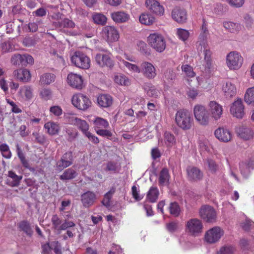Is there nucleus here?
I'll list each match as a JSON object with an SVG mask.
<instances>
[{
    "label": "nucleus",
    "instance_id": "nucleus-7",
    "mask_svg": "<svg viewBox=\"0 0 254 254\" xmlns=\"http://www.w3.org/2000/svg\"><path fill=\"white\" fill-rule=\"evenodd\" d=\"M73 105L79 110L85 111L91 105L90 99L82 94H77L73 96L72 98Z\"/></svg>",
    "mask_w": 254,
    "mask_h": 254
},
{
    "label": "nucleus",
    "instance_id": "nucleus-26",
    "mask_svg": "<svg viewBox=\"0 0 254 254\" xmlns=\"http://www.w3.org/2000/svg\"><path fill=\"white\" fill-rule=\"evenodd\" d=\"M222 90L225 96L227 98H231L234 96L237 93L236 86L230 81H226L224 83L222 86Z\"/></svg>",
    "mask_w": 254,
    "mask_h": 254
},
{
    "label": "nucleus",
    "instance_id": "nucleus-55",
    "mask_svg": "<svg viewBox=\"0 0 254 254\" xmlns=\"http://www.w3.org/2000/svg\"><path fill=\"white\" fill-rule=\"evenodd\" d=\"M235 249L232 246H225L221 248L217 254H234Z\"/></svg>",
    "mask_w": 254,
    "mask_h": 254
},
{
    "label": "nucleus",
    "instance_id": "nucleus-48",
    "mask_svg": "<svg viewBox=\"0 0 254 254\" xmlns=\"http://www.w3.org/2000/svg\"><path fill=\"white\" fill-rule=\"evenodd\" d=\"M0 151L2 156L6 159H9L11 157V153L9 146L6 143H2L0 145Z\"/></svg>",
    "mask_w": 254,
    "mask_h": 254
},
{
    "label": "nucleus",
    "instance_id": "nucleus-45",
    "mask_svg": "<svg viewBox=\"0 0 254 254\" xmlns=\"http://www.w3.org/2000/svg\"><path fill=\"white\" fill-rule=\"evenodd\" d=\"M164 137L165 143L167 146H172L175 144L176 139L172 133L168 131H165Z\"/></svg>",
    "mask_w": 254,
    "mask_h": 254
},
{
    "label": "nucleus",
    "instance_id": "nucleus-53",
    "mask_svg": "<svg viewBox=\"0 0 254 254\" xmlns=\"http://www.w3.org/2000/svg\"><path fill=\"white\" fill-rule=\"evenodd\" d=\"M115 82L121 85H127L128 84V79L124 75L119 74L115 75L114 77Z\"/></svg>",
    "mask_w": 254,
    "mask_h": 254
},
{
    "label": "nucleus",
    "instance_id": "nucleus-60",
    "mask_svg": "<svg viewBox=\"0 0 254 254\" xmlns=\"http://www.w3.org/2000/svg\"><path fill=\"white\" fill-rule=\"evenodd\" d=\"M254 225V222L248 218H246L245 221L241 223V227L245 231H248Z\"/></svg>",
    "mask_w": 254,
    "mask_h": 254
},
{
    "label": "nucleus",
    "instance_id": "nucleus-25",
    "mask_svg": "<svg viewBox=\"0 0 254 254\" xmlns=\"http://www.w3.org/2000/svg\"><path fill=\"white\" fill-rule=\"evenodd\" d=\"M240 169L242 175L247 178L252 171L254 170V161L250 160L246 162H242L240 165Z\"/></svg>",
    "mask_w": 254,
    "mask_h": 254
},
{
    "label": "nucleus",
    "instance_id": "nucleus-37",
    "mask_svg": "<svg viewBox=\"0 0 254 254\" xmlns=\"http://www.w3.org/2000/svg\"><path fill=\"white\" fill-rule=\"evenodd\" d=\"M55 79V76L54 74L46 73L40 76V82L42 85L50 84L53 82Z\"/></svg>",
    "mask_w": 254,
    "mask_h": 254
},
{
    "label": "nucleus",
    "instance_id": "nucleus-64",
    "mask_svg": "<svg viewBox=\"0 0 254 254\" xmlns=\"http://www.w3.org/2000/svg\"><path fill=\"white\" fill-rule=\"evenodd\" d=\"M51 245L56 254H62L61 246L58 241L52 242Z\"/></svg>",
    "mask_w": 254,
    "mask_h": 254
},
{
    "label": "nucleus",
    "instance_id": "nucleus-54",
    "mask_svg": "<svg viewBox=\"0 0 254 254\" xmlns=\"http://www.w3.org/2000/svg\"><path fill=\"white\" fill-rule=\"evenodd\" d=\"M122 62L129 70L136 73L140 72V67L136 64L129 63L124 60H123Z\"/></svg>",
    "mask_w": 254,
    "mask_h": 254
},
{
    "label": "nucleus",
    "instance_id": "nucleus-59",
    "mask_svg": "<svg viewBox=\"0 0 254 254\" xmlns=\"http://www.w3.org/2000/svg\"><path fill=\"white\" fill-rule=\"evenodd\" d=\"M206 163L208 165L209 171L211 173H214L218 170V165L216 164L214 160L208 159L206 160Z\"/></svg>",
    "mask_w": 254,
    "mask_h": 254
},
{
    "label": "nucleus",
    "instance_id": "nucleus-28",
    "mask_svg": "<svg viewBox=\"0 0 254 254\" xmlns=\"http://www.w3.org/2000/svg\"><path fill=\"white\" fill-rule=\"evenodd\" d=\"M98 105L103 108H107L111 106L113 103L112 97L107 94H102L97 98Z\"/></svg>",
    "mask_w": 254,
    "mask_h": 254
},
{
    "label": "nucleus",
    "instance_id": "nucleus-13",
    "mask_svg": "<svg viewBox=\"0 0 254 254\" xmlns=\"http://www.w3.org/2000/svg\"><path fill=\"white\" fill-rule=\"evenodd\" d=\"M140 72L146 78L152 79L156 76V70L154 66L148 62L141 63L140 67Z\"/></svg>",
    "mask_w": 254,
    "mask_h": 254
},
{
    "label": "nucleus",
    "instance_id": "nucleus-58",
    "mask_svg": "<svg viewBox=\"0 0 254 254\" xmlns=\"http://www.w3.org/2000/svg\"><path fill=\"white\" fill-rule=\"evenodd\" d=\"M131 194L136 201H140L143 197V195L140 194L139 190L135 186H133L131 188Z\"/></svg>",
    "mask_w": 254,
    "mask_h": 254
},
{
    "label": "nucleus",
    "instance_id": "nucleus-4",
    "mask_svg": "<svg viewBox=\"0 0 254 254\" xmlns=\"http://www.w3.org/2000/svg\"><path fill=\"white\" fill-rule=\"evenodd\" d=\"M193 114L196 121L200 125L206 126L209 122V114L206 108L197 104L193 108Z\"/></svg>",
    "mask_w": 254,
    "mask_h": 254
},
{
    "label": "nucleus",
    "instance_id": "nucleus-61",
    "mask_svg": "<svg viewBox=\"0 0 254 254\" xmlns=\"http://www.w3.org/2000/svg\"><path fill=\"white\" fill-rule=\"evenodd\" d=\"M50 112L51 114L56 117H59L62 115L63 110L59 106H53L50 107Z\"/></svg>",
    "mask_w": 254,
    "mask_h": 254
},
{
    "label": "nucleus",
    "instance_id": "nucleus-30",
    "mask_svg": "<svg viewBox=\"0 0 254 254\" xmlns=\"http://www.w3.org/2000/svg\"><path fill=\"white\" fill-rule=\"evenodd\" d=\"M78 175L77 172L72 168L66 169L60 175V179L62 181L71 180L75 178Z\"/></svg>",
    "mask_w": 254,
    "mask_h": 254
},
{
    "label": "nucleus",
    "instance_id": "nucleus-2",
    "mask_svg": "<svg viewBox=\"0 0 254 254\" xmlns=\"http://www.w3.org/2000/svg\"><path fill=\"white\" fill-rule=\"evenodd\" d=\"M148 44L158 52H163L166 48V42L163 36L159 33L150 34L147 38Z\"/></svg>",
    "mask_w": 254,
    "mask_h": 254
},
{
    "label": "nucleus",
    "instance_id": "nucleus-17",
    "mask_svg": "<svg viewBox=\"0 0 254 254\" xmlns=\"http://www.w3.org/2000/svg\"><path fill=\"white\" fill-rule=\"evenodd\" d=\"M67 83L73 88L81 89L83 87V79L81 75L70 73L67 77Z\"/></svg>",
    "mask_w": 254,
    "mask_h": 254
},
{
    "label": "nucleus",
    "instance_id": "nucleus-5",
    "mask_svg": "<svg viewBox=\"0 0 254 254\" xmlns=\"http://www.w3.org/2000/svg\"><path fill=\"white\" fill-rule=\"evenodd\" d=\"M226 63L230 69L237 70L242 66L243 63V58L238 52H231L227 56Z\"/></svg>",
    "mask_w": 254,
    "mask_h": 254
},
{
    "label": "nucleus",
    "instance_id": "nucleus-57",
    "mask_svg": "<svg viewBox=\"0 0 254 254\" xmlns=\"http://www.w3.org/2000/svg\"><path fill=\"white\" fill-rule=\"evenodd\" d=\"M120 167L118 165L117 163L112 161L108 162L106 164V171H110L116 173Z\"/></svg>",
    "mask_w": 254,
    "mask_h": 254
},
{
    "label": "nucleus",
    "instance_id": "nucleus-19",
    "mask_svg": "<svg viewBox=\"0 0 254 254\" xmlns=\"http://www.w3.org/2000/svg\"><path fill=\"white\" fill-rule=\"evenodd\" d=\"M209 111L211 116L215 120L219 119L223 114L222 106L214 101H210L208 104Z\"/></svg>",
    "mask_w": 254,
    "mask_h": 254
},
{
    "label": "nucleus",
    "instance_id": "nucleus-41",
    "mask_svg": "<svg viewBox=\"0 0 254 254\" xmlns=\"http://www.w3.org/2000/svg\"><path fill=\"white\" fill-rule=\"evenodd\" d=\"M176 77V73L170 69L166 70L163 76L164 81L168 83L173 82Z\"/></svg>",
    "mask_w": 254,
    "mask_h": 254
},
{
    "label": "nucleus",
    "instance_id": "nucleus-9",
    "mask_svg": "<svg viewBox=\"0 0 254 254\" xmlns=\"http://www.w3.org/2000/svg\"><path fill=\"white\" fill-rule=\"evenodd\" d=\"M10 62L12 65L22 66L32 64L34 62V60L32 57L28 54H17L11 57Z\"/></svg>",
    "mask_w": 254,
    "mask_h": 254
},
{
    "label": "nucleus",
    "instance_id": "nucleus-18",
    "mask_svg": "<svg viewBox=\"0 0 254 254\" xmlns=\"http://www.w3.org/2000/svg\"><path fill=\"white\" fill-rule=\"evenodd\" d=\"M53 25L59 30L65 32V28H73L75 27V23L71 20L67 18H61L53 22Z\"/></svg>",
    "mask_w": 254,
    "mask_h": 254
},
{
    "label": "nucleus",
    "instance_id": "nucleus-15",
    "mask_svg": "<svg viewBox=\"0 0 254 254\" xmlns=\"http://www.w3.org/2000/svg\"><path fill=\"white\" fill-rule=\"evenodd\" d=\"M231 114L238 119H242L245 115L244 106L241 99H238L234 101L230 109Z\"/></svg>",
    "mask_w": 254,
    "mask_h": 254
},
{
    "label": "nucleus",
    "instance_id": "nucleus-52",
    "mask_svg": "<svg viewBox=\"0 0 254 254\" xmlns=\"http://www.w3.org/2000/svg\"><path fill=\"white\" fill-rule=\"evenodd\" d=\"M182 70L185 73L186 75L189 77H193L195 75L192 67L188 64H183L181 66Z\"/></svg>",
    "mask_w": 254,
    "mask_h": 254
},
{
    "label": "nucleus",
    "instance_id": "nucleus-38",
    "mask_svg": "<svg viewBox=\"0 0 254 254\" xmlns=\"http://www.w3.org/2000/svg\"><path fill=\"white\" fill-rule=\"evenodd\" d=\"M8 177L12 179L11 182L9 181V185L12 187H17L22 178V176H18L11 171L8 172Z\"/></svg>",
    "mask_w": 254,
    "mask_h": 254
},
{
    "label": "nucleus",
    "instance_id": "nucleus-40",
    "mask_svg": "<svg viewBox=\"0 0 254 254\" xmlns=\"http://www.w3.org/2000/svg\"><path fill=\"white\" fill-rule=\"evenodd\" d=\"M116 189L112 187L109 191H108L105 195L102 203L103 205L106 207H109L111 205L110 200L112 197L113 194L115 192Z\"/></svg>",
    "mask_w": 254,
    "mask_h": 254
},
{
    "label": "nucleus",
    "instance_id": "nucleus-33",
    "mask_svg": "<svg viewBox=\"0 0 254 254\" xmlns=\"http://www.w3.org/2000/svg\"><path fill=\"white\" fill-rule=\"evenodd\" d=\"M19 230L25 233L27 236H31L33 234V230L30 223L26 220L21 221L18 224Z\"/></svg>",
    "mask_w": 254,
    "mask_h": 254
},
{
    "label": "nucleus",
    "instance_id": "nucleus-10",
    "mask_svg": "<svg viewBox=\"0 0 254 254\" xmlns=\"http://www.w3.org/2000/svg\"><path fill=\"white\" fill-rule=\"evenodd\" d=\"M202 222L197 218H192L186 223V229L191 235L198 236L202 231Z\"/></svg>",
    "mask_w": 254,
    "mask_h": 254
},
{
    "label": "nucleus",
    "instance_id": "nucleus-42",
    "mask_svg": "<svg viewBox=\"0 0 254 254\" xmlns=\"http://www.w3.org/2000/svg\"><path fill=\"white\" fill-rule=\"evenodd\" d=\"M94 124L96 130L102 128H108L109 127V123L106 120L99 117L96 118L94 122Z\"/></svg>",
    "mask_w": 254,
    "mask_h": 254
},
{
    "label": "nucleus",
    "instance_id": "nucleus-6",
    "mask_svg": "<svg viewBox=\"0 0 254 254\" xmlns=\"http://www.w3.org/2000/svg\"><path fill=\"white\" fill-rule=\"evenodd\" d=\"M199 214L200 217L207 223H213L216 221V212L214 208L211 206H202L199 209Z\"/></svg>",
    "mask_w": 254,
    "mask_h": 254
},
{
    "label": "nucleus",
    "instance_id": "nucleus-22",
    "mask_svg": "<svg viewBox=\"0 0 254 254\" xmlns=\"http://www.w3.org/2000/svg\"><path fill=\"white\" fill-rule=\"evenodd\" d=\"M215 137L220 141L227 142L232 139L231 132L224 127H219L214 132Z\"/></svg>",
    "mask_w": 254,
    "mask_h": 254
},
{
    "label": "nucleus",
    "instance_id": "nucleus-56",
    "mask_svg": "<svg viewBox=\"0 0 254 254\" xmlns=\"http://www.w3.org/2000/svg\"><path fill=\"white\" fill-rule=\"evenodd\" d=\"M179 223L177 221L170 222L166 224V228L170 233H174L178 230Z\"/></svg>",
    "mask_w": 254,
    "mask_h": 254
},
{
    "label": "nucleus",
    "instance_id": "nucleus-14",
    "mask_svg": "<svg viewBox=\"0 0 254 254\" xmlns=\"http://www.w3.org/2000/svg\"><path fill=\"white\" fill-rule=\"evenodd\" d=\"M96 63L101 67L107 66L112 67L114 62L111 59V54H103L98 53L95 56Z\"/></svg>",
    "mask_w": 254,
    "mask_h": 254
},
{
    "label": "nucleus",
    "instance_id": "nucleus-21",
    "mask_svg": "<svg viewBox=\"0 0 254 254\" xmlns=\"http://www.w3.org/2000/svg\"><path fill=\"white\" fill-rule=\"evenodd\" d=\"M187 172L188 178L190 181L197 182L203 178L202 172L197 167L189 166L187 169Z\"/></svg>",
    "mask_w": 254,
    "mask_h": 254
},
{
    "label": "nucleus",
    "instance_id": "nucleus-35",
    "mask_svg": "<svg viewBox=\"0 0 254 254\" xmlns=\"http://www.w3.org/2000/svg\"><path fill=\"white\" fill-rule=\"evenodd\" d=\"M159 190L156 187H152L147 192L146 198L152 203L156 201L159 196Z\"/></svg>",
    "mask_w": 254,
    "mask_h": 254
},
{
    "label": "nucleus",
    "instance_id": "nucleus-29",
    "mask_svg": "<svg viewBox=\"0 0 254 254\" xmlns=\"http://www.w3.org/2000/svg\"><path fill=\"white\" fill-rule=\"evenodd\" d=\"M224 27L231 33H237L242 28V25L239 23L226 21L223 23Z\"/></svg>",
    "mask_w": 254,
    "mask_h": 254
},
{
    "label": "nucleus",
    "instance_id": "nucleus-12",
    "mask_svg": "<svg viewBox=\"0 0 254 254\" xmlns=\"http://www.w3.org/2000/svg\"><path fill=\"white\" fill-rule=\"evenodd\" d=\"M223 234L224 231L219 227H214L205 233V240L209 243H215L220 239Z\"/></svg>",
    "mask_w": 254,
    "mask_h": 254
},
{
    "label": "nucleus",
    "instance_id": "nucleus-63",
    "mask_svg": "<svg viewBox=\"0 0 254 254\" xmlns=\"http://www.w3.org/2000/svg\"><path fill=\"white\" fill-rule=\"evenodd\" d=\"M75 225V224L73 221L65 220L63 222H62L60 231L62 230H65L69 228L74 227Z\"/></svg>",
    "mask_w": 254,
    "mask_h": 254
},
{
    "label": "nucleus",
    "instance_id": "nucleus-32",
    "mask_svg": "<svg viewBox=\"0 0 254 254\" xmlns=\"http://www.w3.org/2000/svg\"><path fill=\"white\" fill-rule=\"evenodd\" d=\"M169 174L167 168H163L160 172L159 176V184L160 186L167 185L169 181Z\"/></svg>",
    "mask_w": 254,
    "mask_h": 254
},
{
    "label": "nucleus",
    "instance_id": "nucleus-51",
    "mask_svg": "<svg viewBox=\"0 0 254 254\" xmlns=\"http://www.w3.org/2000/svg\"><path fill=\"white\" fill-rule=\"evenodd\" d=\"M208 33H201L199 36V45L197 50L201 52L202 51V47H205L207 46L206 39L207 38Z\"/></svg>",
    "mask_w": 254,
    "mask_h": 254
},
{
    "label": "nucleus",
    "instance_id": "nucleus-44",
    "mask_svg": "<svg viewBox=\"0 0 254 254\" xmlns=\"http://www.w3.org/2000/svg\"><path fill=\"white\" fill-rule=\"evenodd\" d=\"M245 101L248 104H254V87L247 89L245 95Z\"/></svg>",
    "mask_w": 254,
    "mask_h": 254
},
{
    "label": "nucleus",
    "instance_id": "nucleus-23",
    "mask_svg": "<svg viewBox=\"0 0 254 254\" xmlns=\"http://www.w3.org/2000/svg\"><path fill=\"white\" fill-rule=\"evenodd\" d=\"M96 200L95 193L91 191H87L81 195V200L85 207H89L92 205Z\"/></svg>",
    "mask_w": 254,
    "mask_h": 254
},
{
    "label": "nucleus",
    "instance_id": "nucleus-31",
    "mask_svg": "<svg viewBox=\"0 0 254 254\" xmlns=\"http://www.w3.org/2000/svg\"><path fill=\"white\" fill-rule=\"evenodd\" d=\"M239 135L241 138L245 140H249L254 137V132L250 128L242 127L238 130Z\"/></svg>",
    "mask_w": 254,
    "mask_h": 254
},
{
    "label": "nucleus",
    "instance_id": "nucleus-39",
    "mask_svg": "<svg viewBox=\"0 0 254 254\" xmlns=\"http://www.w3.org/2000/svg\"><path fill=\"white\" fill-rule=\"evenodd\" d=\"M154 21V17L148 13H143L139 16V21L142 24L149 25L153 24Z\"/></svg>",
    "mask_w": 254,
    "mask_h": 254
},
{
    "label": "nucleus",
    "instance_id": "nucleus-1",
    "mask_svg": "<svg viewBox=\"0 0 254 254\" xmlns=\"http://www.w3.org/2000/svg\"><path fill=\"white\" fill-rule=\"evenodd\" d=\"M175 122L180 128L186 130L191 128L193 123V119L188 110L181 109L176 113Z\"/></svg>",
    "mask_w": 254,
    "mask_h": 254
},
{
    "label": "nucleus",
    "instance_id": "nucleus-3",
    "mask_svg": "<svg viewBox=\"0 0 254 254\" xmlns=\"http://www.w3.org/2000/svg\"><path fill=\"white\" fill-rule=\"evenodd\" d=\"M71 62L75 66L82 69H88L90 66V58L80 52L74 53L71 57Z\"/></svg>",
    "mask_w": 254,
    "mask_h": 254
},
{
    "label": "nucleus",
    "instance_id": "nucleus-16",
    "mask_svg": "<svg viewBox=\"0 0 254 254\" xmlns=\"http://www.w3.org/2000/svg\"><path fill=\"white\" fill-rule=\"evenodd\" d=\"M171 15L173 20L178 23L183 24L187 22V12L183 8H174L172 11Z\"/></svg>",
    "mask_w": 254,
    "mask_h": 254
},
{
    "label": "nucleus",
    "instance_id": "nucleus-34",
    "mask_svg": "<svg viewBox=\"0 0 254 254\" xmlns=\"http://www.w3.org/2000/svg\"><path fill=\"white\" fill-rule=\"evenodd\" d=\"M44 127L47 130L48 133L52 135L58 134L60 130L59 124L54 122H48L45 124Z\"/></svg>",
    "mask_w": 254,
    "mask_h": 254
},
{
    "label": "nucleus",
    "instance_id": "nucleus-50",
    "mask_svg": "<svg viewBox=\"0 0 254 254\" xmlns=\"http://www.w3.org/2000/svg\"><path fill=\"white\" fill-rule=\"evenodd\" d=\"M177 34L178 38L183 41L187 40L190 35L188 30L182 28L177 29Z\"/></svg>",
    "mask_w": 254,
    "mask_h": 254
},
{
    "label": "nucleus",
    "instance_id": "nucleus-46",
    "mask_svg": "<svg viewBox=\"0 0 254 254\" xmlns=\"http://www.w3.org/2000/svg\"><path fill=\"white\" fill-rule=\"evenodd\" d=\"M170 214L175 217H177L180 213V207L176 202H171L169 207Z\"/></svg>",
    "mask_w": 254,
    "mask_h": 254
},
{
    "label": "nucleus",
    "instance_id": "nucleus-49",
    "mask_svg": "<svg viewBox=\"0 0 254 254\" xmlns=\"http://www.w3.org/2000/svg\"><path fill=\"white\" fill-rule=\"evenodd\" d=\"M51 222L53 228L55 230L60 232L62 221L57 214L53 215L51 219Z\"/></svg>",
    "mask_w": 254,
    "mask_h": 254
},
{
    "label": "nucleus",
    "instance_id": "nucleus-11",
    "mask_svg": "<svg viewBox=\"0 0 254 254\" xmlns=\"http://www.w3.org/2000/svg\"><path fill=\"white\" fill-rule=\"evenodd\" d=\"M74 157L71 151L64 153L56 163V168L59 171H62L64 169L72 165L73 163Z\"/></svg>",
    "mask_w": 254,
    "mask_h": 254
},
{
    "label": "nucleus",
    "instance_id": "nucleus-24",
    "mask_svg": "<svg viewBox=\"0 0 254 254\" xmlns=\"http://www.w3.org/2000/svg\"><path fill=\"white\" fill-rule=\"evenodd\" d=\"M14 77L19 81L25 83L31 79L30 71L26 68L15 70L13 72Z\"/></svg>",
    "mask_w": 254,
    "mask_h": 254
},
{
    "label": "nucleus",
    "instance_id": "nucleus-8",
    "mask_svg": "<svg viewBox=\"0 0 254 254\" xmlns=\"http://www.w3.org/2000/svg\"><path fill=\"white\" fill-rule=\"evenodd\" d=\"M102 36L108 43L118 41L120 38L119 31L115 26H106L102 30Z\"/></svg>",
    "mask_w": 254,
    "mask_h": 254
},
{
    "label": "nucleus",
    "instance_id": "nucleus-20",
    "mask_svg": "<svg viewBox=\"0 0 254 254\" xmlns=\"http://www.w3.org/2000/svg\"><path fill=\"white\" fill-rule=\"evenodd\" d=\"M145 3L146 7L152 13L158 15H162L164 14V7L157 0H146Z\"/></svg>",
    "mask_w": 254,
    "mask_h": 254
},
{
    "label": "nucleus",
    "instance_id": "nucleus-27",
    "mask_svg": "<svg viewBox=\"0 0 254 254\" xmlns=\"http://www.w3.org/2000/svg\"><path fill=\"white\" fill-rule=\"evenodd\" d=\"M111 17L114 21L121 23L127 22L130 19L129 15L123 11L112 13Z\"/></svg>",
    "mask_w": 254,
    "mask_h": 254
},
{
    "label": "nucleus",
    "instance_id": "nucleus-47",
    "mask_svg": "<svg viewBox=\"0 0 254 254\" xmlns=\"http://www.w3.org/2000/svg\"><path fill=\"white\" fill-rule=\"evenodd\" d=\"M92 18L95 23L101 25H105L107 22V17L105 15L101 13L94 14Z\"/></svg>",
    "mask_w": 254,
    "mask_h": 254
},
{
    "label": "nucleus",
    "instance_id": "nucleus-36",
    "mask_svg": "<svg viewBox=\"0 0 254 254\" xmlns=\"http://www.w3.org/2000/svg\"><path fill=\"white\" fill-rule=\"evenodd\" d=\"M19 93L22 97H24L26 100L31 99L33 97V90L29 86L21 87Z\"/></svg>",
    "mask_w": 254,
    "mask_h": 254
},
{
    "label": "nucleus",
    "instance_id": "nucleus-62",
    "mask_svg": "<svg viewBox=\"0 0 254 254\" xmlns=\"http://www.w3.org/2000/svg\"><path fill=\"white\" fill-rule=\"evenodd\" d=\"M147 94L152 97L157 98L160 94V92L155 88L154 86L149 87L148 89L147 90Z\"/></svg>",
    "mask_w": 254,
    "mask_h": 254
},
{
    "label": "nucleus",
    "instance_id": "nucleus-43",
    "mask_svg": "<svg viewBox=\"0 0 254 254\" xmlns=\"http://www.w3.org/2000/svg\"><path fill=\"white\" fill-rule=\"evenodd\" d=\"M74 120L75 121V125L81 130L83 134L88 130L89 127L88 123L85 121L79 118Z\"/></svg>",
    "mask_w": 254,
    "mask_h": 254
}]
</instances>
